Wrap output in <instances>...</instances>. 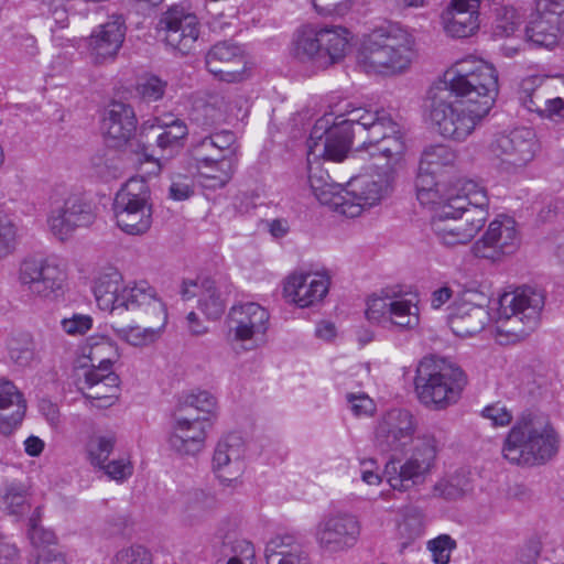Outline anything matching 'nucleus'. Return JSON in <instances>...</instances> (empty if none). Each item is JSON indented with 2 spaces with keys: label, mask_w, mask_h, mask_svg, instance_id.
Wrapping results in <instances>:
<instances>
[{
  "label": "nucleus",
  "mask_w": 564,
  "mask_h": 564,
  "mask_svg": "<svg viewBox=\"0 0 564 564\" xmlns=\"http://www.w3.org/2000/svg\"><path fill=\"white\" fill-rule=\"evenodd\" d=\"M444 85L432 95L431 120L445 139L463 142L495 104L498 74L491 64L467 56L445 72Z\"/></svg>",
  "instance_id": "f257e3e1"
},
{
  "label": "nucleus",
  "mask_w": 564,
  "mask_h": 564,
  "mask_svg": "<svg viewBox=\"0 0 564 564\" xmlns=\"http://www.w3.org/2000/svg\"><path fill=\"white\" fill-rule=\"evenodd\" d=\"M368 132L364 148L371 156L387 159L383 171L394 173L405 151V143L397 124L384 110L370 111L350 104L337 115L325 113L316 120L311 131L310 155H326L343 161L351 147L352 138Z\"/></svg>",
  "instance_id": "f03ea898"
},
{
  "label": "nucleus",
  "mask_w": 564,
  "mask_h": 564,
  "mask_svg": "<svg viewBox=\"0 0 564 564\" xmlns=\"http://www.w3.org/2000/svg\"><path fill=\"white\" fill-rule=\"evenodd\" d=\"M463 195L453 191L447 203L434 209L432 231L437 241L447 248L468 245L488 218L489 198L478 183H467Z\"/></svg>",
  "instance_id": "7ed1b4c3"
},
{
  "label": "nucleus",
  "mask_w": 564,
  "mask_h": 564,
  "mask_svg": "<svg viewBox=\"0 0 564 564\" xmlns=\"http://www.w3.org/2000/svg\"><path fill=\"white\" fill-rule=\"evenodd\" d=\"M414 37L401 26H381L362 40L357 63L368 74H400L406 70L414 59Z\"/></svg>",
  "instance_id": "20e7f679"
},
{
  "label": "nucleus",
  "mask_w": 564,
  "mask_h": 564,
  "mask_svg": "<svg viewBox=\"0 0 564 564\" xmlns=\"http://www.w3.org/2000/svg\"><path fill=\"white\" fill-rule=\"evenodd\" d=\"M94 294L98 307L105 312L122 308L138 317L162 319L167 316L166 307L156 291L147 281L124 283L117 270L101 273L94 283Z\"/></svg>",
  "instance_id": "39448f33"
},
{
  "label": "nucleus",
  "mask_w": 564,
  "mask_h": 564,
  "mask_svg": "<svg viewBox=\"0 0 564 564\" xmlns=\"http://www.w3.org/2000/svg\"><path fill=\"white\" fill-rule=\"evenodd\" d=\"M467 383L465 371L445 358L425 357L416 368L417 397L423 404L436 410L456 404Z\"/></svg>",
  "instance_id": "423d86ee"
},
{
  "label": "nucleus",
  "mask_w": 564,
  "mask_h": 564,
  "mask_svg": "<svg viewBox=\"0 0 564 564\" xmlns=\"http://www.w3.org/2000/svg\"><path fill=\"white\" fill-rule=\"evenodd\" d=\"M560 444V434L553 425H513L502 454L516 465H544L557 455Z\"/></svg>",
  "instance_id": "0eeeda50"
},
{
  "label": "nucleus",
  "mask_w": 564,
  "mask_h": 564,
  "mask_svg": "<svg viewBox=\"0 0 564 564\" xmlns=\"http://www.w3.org/2000/svg\"><path fill=\"white\" fill-rule=\"evenodd\" d=\"M497 304L498 332L517 341L527 338L538 326L544 295L525 286L503 293Z\"/></svg>",
  "instance_id": "6e6552de"
},
{
  "label": "nucleus",
  "mask_w": 564,
  "mask_h": 564,
  "mask_svg": "<svg viewBox=\"0 0 564 564\" xmlns=\"http://www.w3.org/2000/svg\"><path fill=\"white\" fill-rule=\"evenodd\" d=\"M349 32L343 26H304L297 31L292 54L303 63L327 68L338 63L346 54Z\"/></svg>",
  "instance_id": "1a4fd4ad"
},
{
  "label": "nucleus",
  "mask_w": 564,
  "mask_h": 564,
  "mask_svg": "<svg viewBox=\"0 0 564 564\" xmlns=\"http://www.w3.org/2000/svg\"><path fill=\"white\" fill-rule=\"evenodd\" d=\"M437 446L433 437L415 445L412 454L403 460L390 458L383 468L387 482L401 492L423 486L436 467Z\"/></svg>",
  "instance_id": "9d476101"
},
{
  "label": "nucleus",
  "mask_w": 564,
  "mask_h": 564,
  "mask_svg": "<svg viewBox=\"0 0 564 564\" xmlns=\"http://www.w3.org/2000/svg\"><path fill=\"white\" fill-rule=\"evenodd\" d=\"M393 181L391 169L351 178L347 188L341 189L335 198V212L349 218L360 216L389 194Z\"/></svg>",
  "instance_id": "9b49d317"
},
{
  "label": "nucleus",
  "mask_w": 564,
  "mask_h": 564,
  "mask_svg": "<svg viewBox=\"0 0 564 564\" xmlns=\"http://www.w3.org/2000/svg\"><path fill=\"white\" fill-rule=\"evenodd\" d=\"M150 192L142 178H130L116 194L113 213L117 226L126 234L139 236L152 225Z\"/></svg>",
  "instance_id": "f8f14e48"
},
{
  "label": "nucleus",
  "mask_w": 564,
  "mask_h": 564,
  "mask_svg": "<svg viewBox=\"0 0 564 564\" xmlns=\"http://www.w3.org/2000/svg\"><path fill=\"white\" fill-rule=\"evenodd\" d=\"M270 314L258 303L234 305L228 314L227 340L236 354L257 349L264 341Z\"/></svg>",
  "instance_id": "ddd939ff"
},
{
  "label": "nucleus",
  "mask_w": 564,
  "mask_h": 564,
  "mask_svg": "<svg viewBox=\"0 0 564 564\" xmlns=\"http://www.w3.org/2000/svg\"><path fill=\"white\" fill-rule=\"evenodd\" d=\"M95 220V206L83 194L64 187L54 191L47 219L54 236L64 240L77 228L89 227Z\"/></svg>",
  "instance_id": "4468645a"
},
{
  "label": "nucleus",
  "mask_w": 564,
  "mask_h": 564,
  "mask_svg": "<svg viewBox=\"0 0 564 564\" xmlns=\"http://www.w3.org/2000/svg\"><path fill=\"white\" fill-rule=\"evenodd\" d=\"M538 142L534 132L520 128L508 134H500L490 143L489 152L496 167L503 173L522 171L535 156Z\"/></svg>",
  "instance_id": "2eb2a0df"
},
{
  "label": "nucleus",
  "mask_w": 564,
  "mask_h": 564,
  "mask_svg": "<svg viewBox=\"0 0 564 564\" xmlns=\"http://www.w3.org/2000/svg\"><path fill=\"white\" fill-rule=\"evenodd\" d=\"M156 32L165 45L187 54L199 37L200 23L195 13L181 6H172L160 14Z\"/></svg>",
  "instance_id": "dca6fc26"
},
{
  "label": "nucleus",
  "mask_w": 564,
  "mask_h": 564,
  "mask_svg": "<svg viewBox=\"0 0 564 564\" xmlns=\"http://www.w3.org/2000/svg\"><path fill=\"white\" fill-rule=\"evenodd\" d=\"M66 273L56 260L50 258H28L19 268V282L31 295L51 299L64 288Z\"/></svg>",
  "instance_id": "f3484780"
},
{
  "label": "nucleus",
  "mask_w": 564,
  "mask_h": 564,
  "mask_svg": "<svg viewBox=\"0 0 564 564\" xmlns=\"http://www.w3.org/2000/svg\"><path fill=\"white\" fill-rule=\"evenodd\" d=\"M520 234L516 220L499 215L491 220L484 235L471 246V253L479 259L497 262L513 254L520 246Z\"/></svg>",
  "instance_id": "a211bd4d"
},
{
  "label": "nucleus",
  "mask_w": 564,
  "mask_h": 564,
  "mask_svg": "<svg viewBox=\"0 0 564 564\" xmlns=\"http://www.w3.org/2000/svg\"><path fill=\"white\" fill-rule=\"evenodd\" d=\"M366 316L371 323L389 324L399 330H413L420 325L417 302L404 296H371L367 302Z\"/></svg>",
  "instance_id": "6ab92c4d"
},
{
  "label": "nucleus",
  "mask_w": 564,
  "mask_h": 564,
  "mask_svg": "<svg viewBox=\"0 0 564 564\" xmlns=\"http://www.w3.org/2000/svg\"><path fill=\"white\" fill-rule=\"evenodd\" d=\"M360 535V523L350 513L328 514L315 527V541L324 554L334 555L354 547Z\"/></svg>",
  "instance_id": "aec40b11"
},
{
  "label": "nucleus",
  "mask_w": 564,
  "mask_h": 564,
  "mask_svg": "<svg viewBox=\"0 0 564 564\" xmlns=\"http://www.w3.org/2000/svg\"><path fill=\"white\" fill-rule=\"evenodd\" d=\"M246 444L238 433H229L215 447L212 469L224 484H231L245 471Z\"/></svg>",
  "instance_id": "412c9836"
},
{
  "label": "nucleus",
  "mask_w": 564,
  "mask_h": 564,
  "mask_svg": "<svg viewBox=\"0 0 564 564\" xmlns=\"http://www.w3.org/2000/svg\"><path fill=\"white\" fill-rule=\"evenodd\" d=\"M209 73L227 83H238L246 75V58L242 48L228 41L213 45L205 57Z\"/></svg>",
  "instance_id": "4be33fe9"
},
{
  "label": "nucleus",
  "mask_w": 564,
  "mask_h": 564,
  "mask_svg": "<svg viewBox=\"0 0 564 564\" xmlns=\"http://www.w3.org/2000/svg\"><path fill=\"white\" fill-rule=\"evenodd\" d=\"M329 278L324 273H293L285 280L284 296L300 307L321 302L329 289Z\"/></svg>",
  "instance_id": "5701e85b"
},
{
  "label": "nucleus",
  "mask_w": 564,
  "mask_h": 564,
  "mask_svg": "<svg viewBox=\"0 0 564 564\" xmlns=\"http://www.w3.org/2000/svg\"><path fill=\"white\" fill-rule=\"evenodd\" d=\"M77 386L86 399L97 402L98 408H107L118 398L120 379L112 370L89 368L78 378Z\"/></svg>",
  "instance_id": "b1692460"
},
{
  "label": "nucleus",
  "mask_w": 564,
  "mask_h": 564,
  "mask_svg": "<svg viewBox=\"0 0 564 564\" xmlns=\"http://www.w3.org/2000/svg\"><path fill=\"white\" fill-rule=\"evenodd\" d=\"M479 0H452L442 13L444 32L454 39L474 35L480 26Z\"/></svg>",
  "instance_id": "393cba45"
},
{
  "label": "nucleus",
  "mask_w": 564,
  "mask_h": 564,
  "mask_svg": "<svg viewBox=\"0 0 564 564\" xmlns=\"http://www.w3.org/2000/svg\"><path fill=\"white\" fill-rule=\"evenodd\" d=\"M126 34L123 20L118 17L99 25L88 37V54L94 64H104L118 54Z\"/></svg>",
  "instance_id": "a878e982"
},
{
  "label": "nucleus",
  "mask_w": 564,
  "mask_h": 564,
  "mask_svg": "<svg viewBox=\"0 0 564 564\" xmlns=\"http://www.w3.org/2000/svg\"><path fill=\"white\" fill-rule=\"evenodd\" d=\"M218 419L215 397L207 391L183 393L174 411L175 423H199Z\"/></svg>",
  "instance_id": "bb28decb"
},
{
  "label": "nucleus",
  "mask_w": 564,
  "mask_h": 564,
  "mask_svg": "<svg viewBox=\"0 0 564 564\" xmlns=\"http://www.w3.org/2000/svg\"><path fill=\"white\" fill-rule=\"evenodd\" d=\"M467 183H476L473 180H458L457 182L445 185L436 181V172L423 171L419 165V172L415 180L416 198L422 205L431 206L433 209L446 204L449 194L457 191V196L463 195L462 187Z\"/></svg>",
  "instance_id": "cd10ccee"
},
{
  "label": "nucleus",
  "mask_w": 564,
  "mask_h": 564,
  "mask_svg": "<svg viewBox=\"0 0 564 564\" xmlns=\"http://www.w3.org/2000/svg\"><path fill=\"white\" fill-rule=\"evenodd\" d=\"M155 132V142L160 150L170 153L183 148L188 134L185 122L173 115H164L147 120L142 124V132Z\"/></svg>",
  "instance_id": "c85d7f7f"
},
{
  "label": "nucleus",
  "mask_w": 564,
  "mask_h": 564,
  "mask_svg": "<svg viewBox=\"0 0 564 564\" xmlns=\"http://www.w3.org/2000/svg\"><path fill=\"white\" fill-rule=\"evenodd\" d=\"M167 316L160 319L138 317V322L126 326H111L118 339L134 348H144L155 344L163 335Z\"/></svg>",
  "instance_id": "c756f323"
},
{
  "label": "nucleus",
  "mask_w": 564,
  "mask_h": 564,
  "mask_svg": "<svg viewBox=\"0 0 564 564\" xmlns=\"http://www.w3.org/2000/svg\"><path fill=\"white\" fill-rule=\"evenodd\" d=\"M102 130L115 145L126 143L137 130V118L131 106L123 102H112L105 111Z\"/></svg>",
  "instance_id": "7c9ffc66"
},
{
  "label": "nucleus",
  "mask_w": 564,
  "mask_h": 564,
  "mask_svg": "<svg viewBox=\"0 0 564 564\" xmlns=\"http://www.w3.org/2000/svg\"><path fill=\"white\" fill-rule=\"evenodd\" d=\"M489 318V312L484 306L462 302L452 307L448 325L456 336L469 337L481 332Z\"/></svg>",
  "instance_id": "2f4dec72"
},
{
  "label": "nucleus",
  "mask_w": 564,
  "mask_h": 564,
  "mask_svg": "<svg viewBox=\"0 0 564 564\" xmlns=\"http://www.w3.org/2000/svg\"><path fill=\"white\" fill-rule=\"evenodd\" d=\"M182 294L186 300L198 295L199 308L210 319L219 318L225 312L226 299L212 279L184 282Z\"/></svg>",
  "instance_id": "473e14b6"
},
{
  "label": "nucleus",
  "mask_w": 564,
  "mask_h": 564,
  "mask_svg": "<svg viewBox=\"0 0 564 564\" xmlns=\"http://www.w3.org/2000/svg\"><path fill=\"white\" fill-rule=\"evenodd\" d=\"M267 564H312L308 554L294 534L273 536L264 550Z\"/></svg>",
  "instance_id": "72a5a7b5"
},
{
  "label": "nucleus",
  "mask_w": 564,
  "mask_h": 564,
  "mask_svg": "<svg viewBox=\"0 0 564 564\" xmlns=\"http://www.w3.org/2000/svg\"><path fill=\"white\" fill-rule=\"evenodd\" d=\"M206 437L203 425H173L167 442L170 448L177 455L196 456L204 449Z\"/></svg>",
  "instance_id": "f704fd0d"
},
{
  "label": "nucleus",
  "mask_w": 564,
  "mask_h": 564,
  "mask_svg": "<svg viewBox=\"0 0 564 564\" xmlns=\"http://www.w3.org/2000/svg\"><path fill=\"white\" fill-rule=\"evenodd\" d=\"M525 37L534 46L553 48L558 43V18L540 12L533 14L525 26Z\"/></svg>",
  "instance_id": "c9c22d12"
},
{
  "label": "nucleus",
  "mask_w": 564,
  "mask_h": 564,
  "mask_svg": "<svg viewBox=\"0 0 564 564\" xmlns=\"http://www.w3.org/2000/svg\"><path fill=\"white\" fill-rule=\"evenodd\" d=\"M236 164L216 160L215 162H196L194 169H189V175H197L198 182L205 188L217 189L224 187L231 180Z\"/></svg>",
  "instance_id": "e433bc0d"
},
{
  "label": "nucleus",
  "mask_w": 564,
  "mask_h": 564,
  "mask_svg": "<svg viewBox=\"0 0 564 564\" xmlns=\"http://www.w3.org/2000/svg\"><path fill=\"white\" fill-rule=\"evenodd\" d=\"M215 496L202 489H193L185 495L181 517L188 525L200 523L216 508Z\"/></svg>",
  "instance_id": "4c0bfd02"
},
{
  "label": "nucleus",
  "mask_w": 564,
  "mask_h": 564,
  "mask_svg": "<svg viewBox=\"0 0 564 564\" xmlns=\"http://www.w3.org/2000/svg\"><path fill=\"white\" fill-rule=\"evenodd\" d=\"M84 356L91 362L90 368L102 367L112 370L113 362L120 358V351L111 338L104 335H94L87 339Z\"/></svg>",
  "instance_id": "58836bf2"
},
{
  "label": "nucleus",
  "mask_w": 564,
  "mask_h": 564,
  "mask_svg": "<svg viewBox=\"0 0 564 564\" xmlns=\"http://www.w3.org/2000/svg\"><path fill=\"white\" fill-rule=\"evenodd\" d=\"M310 140H307V162H308V184L314 196L324 205H329L335 210V198L339 196V192H334V185L329 182V175L323 170L314 171L313 162L319 159H325L336 162L326 155L313 156L310 155Z\"/></svg>",
  "instance_id": "ea45409f"
},
{
  "label": "nucleus",
  "mask_w": 564,
  "mask_h": 564,
  "mask_svg": "<svg viewBox=\"0 0 564 564\" xmlns=\"http://www.w3.org/2000/svg\"><path fill=\"white\" fill-rule=\"evenodd\" d=\"M471 490V473L462 468L449 477L437 480L433 486V496L445 500H457Z\"/></svg>",
  "instance_id": "a19ab883"
},
{
  "label": "nucleus",
  "mask_w": 564,
  "mask_h": 564,
  "mask_svg": "<svg viewBox=\"0 0 564 564\" xmlns=\"http://www.w3.org/2000/svg\"><path fill=\"white\" fill-rule=\"evenodd\" d=\"M413 434V425H378L375 443L381 452L400 451L412 442Z\"/></svg>",
  "instance_id": "79ce46f5"
},
{
  "label": "nucleus",
  "mask_w": 564,
  "mask_h": 564,
  "mask_svg": "<svg viewBox=\"0 0 564 564\" xmlns=\"http://www.w3.org/2000/svg\"><path fill=\"white\" fill-rule=\"evenodd\" d=\"M8 357L18 367H29L35 359V343L30 333L12 334L7 339Z\"/></svg>",
  "instance_id": "37998d69"
},
{
  "label": "nucleus",
  "mask_w": 564,
  "mask_h": 564,
  "mask_svg": "<svg viewBox=\"0 0 564 564\" xmlns=\"http://www.w3.org/2000/svg\"><path fill=\"white\" fill-rule=\"evenodd\" d=\"M0 509L14 517H22L29 509L28 490L21 484L8 482L0 489Z\"/></svg>",
  "instance_id": "c03bdc74"
},
{
  "label": "nucleus",
  "mask_w": 564,
  "mask_h": 564,
  "mask_svg": "<svg viewBox=\"0 0 564 564\" xmlns=\"http://www.w3.org/2000/svg\"><path fill=\"white\" fill-rule=\"evenodd\" d=\"M117 441V435L113 432L93 433L86 443V453L90 465L102 466L112 453Z\"/></svg>",
  "instance_id": "a18cd8bd"
},
{
  "label": "nucleus",
  "mask_w": 564,
  "mask_h": 564,
  "mask_svg": "<svg viewBox=\"0 0 564 564\" xmlns=\"http://www.w3.org/2000/svg\"><path fill=\"white\" fill-rule=\"evenodd\" d=\"M456 153L446 144H431L421 155L420 165L423 171L438 172L442 167L452 165Z\"/></svg>",
  "instance_id": "49530a36"
},
{
  "label": "nucleus",
  "mask_w": 564,
  "mask_h": 564,
  "mask_svg": "<svg viewBox=\"0 0 564 564\" xmlns=\"http://www.w3.org/2000/svg\"><path fill=\"white\" fill-rule=\"evenodd\" d=\"M223 554L229 557L227 564H254V547L241 538L227 536L223 542Z\"/></svg>",
  "instance_id": "de8ad7c7"
},
{
  "label": "nucleus",
  "mask_w": 564,
  "mask_h": 564,
  "mask_svg": "<svg viewBox=\"0 0 564 564\" xmlns=\"http://www.w3.org/2000/svg\"><path fill=\"white\" fill-rule=\"evenodd\" d=\"M14 406L11 415L12 423H20L26 412V402L22 393L9 380H0V409Z\"/></svg>",
  "instance_id": "09e8293b"
},
{
  "label": "nucleus",
  "mask_w": 564,
  "mask_h": 564,
  "mask_svg": "<svg viewBox=\"0 0 564 564\" xmlns=\"http://www.w3.org/2000/svg\"><path fill=\"white\" fill-rule=\"evenodd\" d=\"M521 15L511 6H503L497 10V23L495 34L497 36H510L520 24Z\"/></svg>",
  "instance_id": "8fccbe9b"
},
{
  "label": "nucleus",
  "mask_w": 564,
  "mask_h": 564,
  "mask_svg": "<svg viewBox=\"0 0 564 564\" xmlns=\"http://www.w3.org/2000/svg\"><path fill=\"white\" fill-rule=\"evenodd\" d=\"M101 470L109 479L116 480L117 482H124L133 474V465L127 457L118 459L107 460L102 466H96Z\"/></svg>",
  "instance_id": "3c124183"
},
{
  "label": "nucleus",
  "mask_w": 564,
  "mask_h": 564,
  "mask_svg": "<svg viewBox=\"0 0 564 564\" xmlns=\"http://www.w3.org/2000/svg\"><path fill=\"white\" fill-rule=\"evenodd\" d=\"M427 549L431 551L433 561L436 564H447L452 551L456 549V541L447 534H441L429 541Z\"/></svg>",
  "instance_id": "603ef678"
},
{
  "label": "nucleus",
  "mask_w": 564,
  "mask_h": 564,
  "mask_svg": "<svg viewBox=\"0 0 564 564\" xmlns=\"http://www.w3.org/2000/svg\"><path fill=\"white\" fill-rule=\"evenodd\" d=\"M112 564H152V557L145 547L132 545L119 550L112 558Z\"/></svg>",
  "instance_id": "864d4df0"
},
{
  "label": "nucleus",
  "mask_w": 564,
  "mask_h": 564,
  "mask_svg": "<svg viewBox=\"0 0 564 564\" xmlns=\"http://www.w3.org/2000/svg\"><path fill=\"white\" fill-rule=\"evenodd\" d=\"M214 139L220 151V159L237 164L238 144L236 134L229 130L214 132Z\"/></svg>",
  "instance_id": "5fc2aeb1"
},
{
  "label": "nucleus",
  "mask_w": 564,
  "mask_h": 564,
  "mask_svg": "<svg viewBox=\"0 0 564 564\" xmlns=\"http://www.w3.org/2000/svg\"><path fill=\"white\" fill-rule=\"evenodd\" d=\"M315 11L324 17H344L352 6L354 0H311Z\"/></svg>",
  "instance_id": "6e6d98bb"
},
{
  "label": "nucleus",
  "mask_w": 564,
  "mask_h": 564,
  "mask_svg": "<svg viewBox=\"0 0 564 564\" xmlns=\"http://www.w3.org/2000/svg\"><path fill=\"white\" fill-rule=\"evenodd\" d=\"M17 243V227L0 213V258L13 252Z\"/></svg>",
  "instance_id": "4d7b16f0"
},
{
  "label": "nucleus",
  "mask_w": 564,
  "mask_h": 564,
  "mask_svg": "<svg viewBox=\"0 0 564 564\" xmlns=\"http://www.w3.org/2000/svg\"><path fill=\"white\" fill-rule=\"evenodd\" d=\"M360 479L368 486H379L384 477L380 466L375 458H359Z\"/></svg>",
  "instance_id": "13d9d810"
},
{
  "label": "nucleus",
  "mask_w": 564,
  "mask_h": 564,
  "mask_svg": "<svg viewBox=\"0 0 564 564\" xmlns=\"http://www.w3.org/2000/svg\"><path fill=\"white\" fill-rule=\"evenodd\" d=\"M400 528L410 539L421 536L424 530L423 512L417 508L409 509Z\"/></svg>",
  "instance_id": "bf43d9fd"
},
{
  "label": "nucleus",
  "mask_w": 564,
  "mask_h": 564,
  "mask_svg": "<svg viewBox=\"0 0 564 564\" xmlns=\"http://www.w3.org/2000/svg\"><path fill=\"white\" fill-rule=\"evenodd\" d=\"M63 330L72 336L84 335L93 327V318L89 315L74 314L61 322Z\"/></svg>",
  "instance_id": "052dcab7"
},
{
  "label": "nucleus",
  "mask_w": 564,
  "mask_h": 564,
  "mask_svg": "<svg viewBox=\"0 0 564 564\" xmlns=\"http://www.w3.org/2000/svg\"><path fill=\"white\" fill-rule=\"evenodd\" d=\"M347 402L351 412L357 417H368L372 415L376 410L372 399L365 393H349L347 394Z\"/></svg>",
  "instance_id": "680f3d73"
},
{
  "label": "nucleus",
  "mask_w": 564,
  "mask_h": 564,
  "mask_svg": "<svg viewBox=\"0 0 564 564\" xmlns=\"http://www.w3.org/2000/svg\"><path fill=\"white\" fill-rule=\"evenodd\" d=\"M193 194V182L189 175H176L170 186V197L175 200H184Z\"/></svg>",
  "instance_id": "e2e57ef3"
},
{
  "label": "nucleus",
  "mask_w": 564,
  "mask_h": 564,
  "mask_svg": "<svg viewBox=\"0 0 564 564\" xmlns=\"http://www.w3.org/2000/svg\"><path fill=\"white\" fill-rule=\"evenodd\" d=\"M166 83L161 80L156 76H151L147 78L141 85H140V94L144 99H148L150 101H155L160 99L165 91Z\"/></svg>",
  "instance_id": "0e129e2a"
},
{
  "label": "nucleus",
  "mask_w": 564,
  "mask_h": 564,
  "mask_svg": "<svg viewBox=\"0 0 564 564\" xmlns=\"http://www.w3.org/2000/svg\"><path fill=\"white\" fill-rule=\"evenodd\" d=\"M481 417L492 423H511L513 419L510 410L501 402H496L484 408Z\"/></svg>",
  "instance_id": "69168bd1"
},
{
  "label": "nucleus",
  "mask_w": 564,
  "mask_h": 564,
  "mask_svg": "<svg viewBox=\"0 0 564 564\" xmlns=\"http://www.w3.org/2000/svg\"><path fill=\"white\" fill-rule=\"evenodd\" d=\"M542 117L555 121H564V97L546 99L544 101Z\"/></svg>",
  "instance_id": "338daca9"
},
{
  "label": "nucleus",
  "mask_w": 564,
  "mask_h": 564,
  "mask_svg": "<svg viewBox=\"0 0 564 564\" xmlns=\"http://www.w3.org/2000/svg\"><path fill=\"white\" fill-rule=\"evenodd\" d=\"M208 137L195 142L192 147L193 158L196 162H215L216 153H213V148L207 147Z\"/></svg>",
  "instance_id": "774afa93"
}]
</instances>
